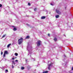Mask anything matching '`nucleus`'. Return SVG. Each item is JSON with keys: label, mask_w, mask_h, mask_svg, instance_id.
<instances>
[{"label": "nucleus", "mask_w": 73, "mask_h": 73, "mask_svg": "<svg viewBox=\"0 0 73 73\" xmlns=\"http://www.w3.org/2000/svg\"><path fill=\"white\" fill-rule=\"evenodd\" d=\"M23 39L22 38H21L20 39L18 40L19 44H21L23 42Z\"/></svg>", "instance_id": "1"}, {"label": "nucleus", "mask_w": 73, "mask_h": 73, "mask_svg": "<svg viewBox=\"0 0 73 73\" xmlns=\"http://www.w3.org/2000/svg\"><path fill=\"white\" fill-rule=\"evenodd\" d=\"M56 13H57L58 14H59V15H61V12H60L58 9H56Z\"/></svg>", "instance_id": "2"}, {"label": "nucleus", "mask_w": 73, "mask_h": 73, "mask_svg": "<svg viewBox=\"0 0 73 73\" xmlns=\"http://www.w3.org/2000/svg\"><path fill=\"white\" fill-rule=\"evenodd\" d=\"M41 44V41L40 40H38L37 43V46H40V44Z\"/></svg>", "instance_id": "3"}, {"label": "nucleus", "mask_w": 73, "mask_h": 73, "mask_svg": "<svg viewBox=\"0 0 73 73\" xmlns=\"http://www.w3.org/2000/svg\"><path fill=\"white\" fill-rule=\"evenodd\" d=\"M52 66V64L51 63L50 64L48 65V69L49 70H50V67Z\"/></svg>", "instance_id": "4"}, {"label": "nucleus", "mask_w": 73, "mask_h": 73, "mask_svg": "<svg viewBox=\"0 0 73 73\" xmlns=\"http://www.w3.org/2000/svg\"><path fill=\"white\" fill-rule=\"evenodd\" d=\"M4 53L5 54H8V52L7 51H5Z\"/></svg>", "instance_id": "5"}, {"label": "nucleus", "mask_w": 73, "mask_h": 73, "mask_svg": "<svg viewBox=\"0 0 73 73\" xmlns=\"http://www.w3.org/2000/svg\"><path fill=\"white\" fill-rule=\"evenodd\" d=\"M11 44H8L7 46V48H9V46H11Z\"/></svg>", "instance_id": "6"}, {"label": "nucleus", "mask_w": 73, "mask_h": 73, "mask_svg": "<svg viewBox=\"0 0 73 73\" xmlns=\"http://www.w3.org/2000/svg\"><path fill=\"white\" fill-rule=\"evenodd\" d=\"M41 19H45V17H42Z\"/></svg>", "instance_id": "7"}, {"label": "nucleus", "mask_w": 73, "mask_h": 73, "mask_svg": "<svg viewBox=\"0 0 73 73\" xmlns=\"http://www.w3.org/2000/svg\"><path fill=\"white\" fill-rule=\"evenodd\" d=\"M55 17L56 18H58V17H59V15H56Z\"/></svg>", "instance_id": "8"}, {"label": "nucleus", "mask_w": 73, "mask_h": 73, "mask_svg": "<svg viewBox=\"0 0 73 73\" xmlns=\"http://www.w3.org/2000/svg\"><path fill=\"white\" fill-rule=\"evenodd\" d=\"M13 31H16V30H17V28L14 27V29H13Z\"/></svg>", "instance_id": "9"}, {"label": "nucleus", "mask_w": 73, "mask_h": 73, "mask_svg": "<svg viewBox=\"0 0 73 73\" xmlns=\"http://www.w3.org/2000/svg\"><path fill=\"white\" fill-rule=\"evenodd\" d=\"M48 72V71H44L43 72V73H47Z\"/></svg>", "instance_id": "10"}, {"label": "nucleus", "mask_w": 73, "mask_h": 73, "mask_svg": "<svg viewBox=\"0 0 73 73\" xmlns=\"http://www.w3.org/2000/svg\"><path fill=\"white\" fill-rule=\"evenodd\" d=\"M26 39H27L28 38H29V36H27L26 37Z\"/></svg>", "instance_id": "11"}, {"label": "nucleus", "mask_w": 73, "mask_h": 73, "mask_svg": "<svg viewBox=\"0 0 73 73\" xmlns=\"http://www.w3.org/2000/svg\"><path fill=\"white\" fill-rule=\"evenodd\" d=\"M5 36H6V34H5L3 35L2 36V38H4V37H5Z\"/></svg>", "instance_id": "12"}, {"label": "nucleus", "mask_w": 73, "mask_h": 73, "mask_svg": "<svg viewBox=\"0 0 73 73\" xmlns=\"http://www.w3.org/2000/svg\"><path fill=\"white\" fill-rule=\"evenodd\" d=\"M15 54L16 56H18V54H17V53H15Z\"/></svg>", "instance_id": "13"}, {"label": "nucleus", "mask_w": 73, "mask_h": 73, "mask_svg": "<svg viewBox=\"0 0 73 73\" xmlns=\"http://www.w3.org/2000/svg\"><path fill=\"white\" fill-rule=\"evenodd\" d=\"M57 40V38H55L54 39V41H56Z\"/></svg>", "instance_id": "14"}, {"label": "nucleus", "mask_w": 73, "mask_h": 73, "mask_svg": "<svg viewBox=\"0 0 73 73\" xmlns=\"http://www.w3.org/2000/svg\"><path fill=\"white\" fill-rule=\"evenodd\" d=\"M21 69L22 70H23V69H24V68L22 67H21Z\"/></svg>", "instance_id": "15"}, {"label": "nucleus", "mask_w": 73, "mask_h": 73, "mask_svg": "<svg viewBox=\"0 0 73 73\" xmlns=\"http://www.w3.org/2000/svg\"><path fill=\"white\" fill-rule=\"evenodd\" d=\"M28 5L30 6L31 5V3H28Z\"/></svg>", "instance_id": "16"}, {"label": "nucleus", "mask_w": 73, "mask_h": 73, "mask_svg": "<svg viewBox=\"0 0 73 73\" xmlns=\"http://www.w3.org/2000/svg\"><path fill=\"white\" fill-rule=\"evenodd\" d=\"M5 53H4V54L3 55V57H5Z\"/></svg>", "instance_id": "17"}, {"label": "nucleus", "mask_w": 73, "mask_h": 73, "mask_svg": "<svg viewBox=\"0 0 73 73\" xmlns=\"http://www.w3.org/2000/svg\"><path fill=\"white\" fill-rule=\"evenodd\" d=\"M2 7V5L1 4H0V7Z\"/></svg>", "instance_id": "18"}, {"label": "nucleus", "mask_w": 73, "mask_h": 73, "mask_svg": "<svg viewBox=\"0 0 73 73\" xmlns=\"http://www.w3.org/2000/svg\"><path fill=\"white\" fill-rule=\"evenodd\" d=\"M15 62H18V60H15Z\"/></svg>", "instance_id": "19"}, {"label": "nucleus", "mask_w": 73, "mask_h": 73, "mask_svg": "<svg viewBox=\"0 0 73 73\" xmlns=\"http://www.w3.org/2000/svg\"><path fill=\"white\" fill-rule=\"evenodd\" d=\"M3 52H1V55H2V54H3Z\"/></svg>", "instance_id": "20"}, {"label": "nucleus", "mask_w": 73, "mask_h": 73, "mask_svg": "<svg viewBox=\"0 0 73 73\" xmlns=\"http://www.w3.org/2000/svg\"><path fill=\"white\" fill-rule=\"evenodd\" d=\"M51 5H54L53 4V3H51L50 4Z\"/></svg>", "instance_id": "21"}, {"label": "nucleus", "mask_w": 73, "mask_h": 73, "mask_svg": "<svg viewBox=\"0 0 73 73\" xmlns=\"http://www.w3.org/2000/svg\"><path fill=\"white\" fill-rule=\"evenodd\" d=\"M36 8H35V9H34V11H36Z\"/></svg>", "instance_id": "22"}, {"label": "nucleus", "mask_w": 73, "mask_h": 73, "mask_svg": "<svg viewBox=\"0 0 73 73\" xmlns=\"http://www.w3.org/2000/svg\"><path fill=\"white\" fill-rule=\"evenodd\" d=\"M12 67L13 68H14V66H13L12 65Z\"/></svg>", "instance_id": "23"}, {"label": "nucleus", "mask_w": 73, "mask_h": 73, "mask_svg": "<svg viewBox=\"0 0 73 73\" xmlns=\"http://www.w3.org/2000/svg\"><path fill=\"white\" fill-rule=\"evenodd\" d=\"M6 72H8V70H6Z\"/></svg>", "instance_id": "24"}, {"label": "nucleus", "mask_w": 73, "mask_h": 73, "mask_svg": "<svg viewBox=\"0 0 73 73\" xmlns=\"http://www.w3.org/2000/svg\"><path fill=\"white\" fill-rule=\"evenodd\" d=\"M12 62L13 63H14L15 62L14 61H12Z\"/></svg>", "instance_id": "25"}, {"label": "nucleus", "mask_w": 73, "mask_h": 73, "mask_svg": "<svg viewBox=\"0 0 73 73\" xmlns=\"http://www.w3.org/2000/svg\"><path fill=\"white\" fill-rule=\"evenodd\" d=\"M48 36H50V34H48Z\"/></svg>", "instance_id": "26"}, {"label": "nucleus", "mask_w": 73, "mask_h": 73, "mask_svg": "<svg viewBox=\"0 0 73 73\" xmlns=\"http://www.w3.org/2000/svg\"><path fill=\"white\" fill-rule=\"evenodd\" d=\"M12 60H15V58H12Z\"/></svg>", "instance_id": "27"}, {"label": "nucleus", "mask_w": 73, "mask_h": 73, "mask_svg": "<svg viewBox=\"0 0 73 73\" xmlns=\"http://www.w3.org/2000/svg\"><path fill=\"white\" fill-rule=\"evenodd\" d=\"M27 25L29 26V25H28V24H27Z\"/></svg>", "instance_id": "28"}, {"label": "nucleus", "mask_w": 73, "mask_h": 73, "mask_svg": "<svg viewBox=\"0 0 73 73\" xmlns=\"http://www.w3.org/2000/svg\"><path fill=\"white\" fill-rule=\"evenodd\" d=\"M13 63L14 65H15V62L14 63Z\"/></svg>", "instance_id": "29"}, {"label": "nucleus", "mask_w": 73, "mask_h": 73, "mask_svg": "<svg viewBox=\"0 0 73 73\" xmlns=\"http://www.w3.org/2000/svg\"><path fill=\"white\" fill-rule=\"evenodd\" d=\"M72 70H73V67H72Z\"/></svg>", "instance_id": "30"}, {"label": "nucleus", "mask_w": 73, "mask_h": 73, "mask_svg": "<svg viewBox=\"0 0 73 73\" xmlns=\"http://www.w3.org/2000/svg\"><path fill=\"white\" fill-rule=\"evenodd\" d=\"M13 27H14L13 26Z\"/></svg>", "instance_id": "31"}, {"label": "nucleus", "mask_w": 73, "mask_h": 73, "mask_svg": "<svg viewBox=\"0 0 73 73\" xmlns=\"http://www.w3.org/2000/svg\"><path fill=\"white\" fill-rule=\"evenodd\" d=\"M33 61H35V60H33Z\"/></svg>", "instance_id": "32"}, {"label": "nucleus", "mask_w": 73, "mask_h": 73, "mask_svg": "<svg viewBox=\"0 0 73 73\" xmlns=\"http://www.w3.org/2000/svg\"><path fill=\"white\" fill-rule=\"evenodd\" d=\"M26 61H27V60H26Z\"/></svg>", "instance_id": "33"}]
</instances>
